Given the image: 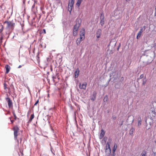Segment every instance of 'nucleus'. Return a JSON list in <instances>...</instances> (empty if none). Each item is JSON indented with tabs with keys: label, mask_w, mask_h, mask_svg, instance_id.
<instances>
[{
	"label": "nucleus",
	"mask_w": 156,
	"mask_h": 156,
	"mask_svg": "<svg viewBox=\"0 0 156 156\" xmlns=\"http://www.w3.org/2000/svg\"><path fill=\"white\" fill-rule=\"evenodd\" d=\"M111 156H115V155L114 154H112Z\"/></svg>",
	"instance_id": "e433bc0d"
},
{
	"label": "nucleus",
	"mask_w": 156,
	"mask_h": 156,
	"mask_svg": "<svg viewBox=\"0 0 156 156\" xmlns=\"http://www.w3.org/2000/svg\"><path fill=\"white\" fill-rule=\"evenodd\" d=\"M85 29L84 28H83L80 31V37L79 38L82 40H83L85 38Z\"/></svg>",
	"instance_id": "20e7f679"
},
{
	"label": "nucleus",
	"mask_w": 156,
	"mask_h": 156,
	"mask_svg": "<svg viewBox=\"0 0 156 156\" xmlns=\"http://www.w3.org/2000/svg\"><path fill=\"white\" fill-rule=\"evenodd\" d=\"M52 78H53V79H56V77L53 76L52 77Z\"/></svg>",
	"instance_id": "473e14b6"
},
{
	"label": "nucleus",
	"mask_w": 156,
	"mask_h": 156,
	"mask_svg": "<svg viewBox=\"0 0 156 156\" xmlns=\"http://www.w3.org/2000/svg\"><path fill=\"white\" fill-rule=\"evenodd\" d=\"M146 80H143V83H142L143 85H144L145 84V83H146Z\"/></svg>",
	"instance_id": "a878e982"
},
{
	"label": "nucleus",
	"mask_w": 156,
	"mask_h": 156,
	"mask_svg": "<svg viewBox=\"0 0 156 156\" xmlns=\"http://www.w3.org/2000/svg\"><path fill=\"white\" fill-rule=\"evenodd\" d=\"M117 147V146L116 144H115L114 146V148L113 149V152H115L116 149Z\"/></svg>",
	"instance_id": "5701e85b"
},
{
	"label": "nucleus",
	"mask_w": 156,
	"mask_h": 156,
	"mask_svg": "<svg viewBox=\"0 0 156 156\" xmlns=\"http://www.w3.org/2000/svg\"><path fill=\"white\" fill-rule=\"evenodd\" d=\"M43 31H44V32L45 33H46V31H45V29H44L43 30Z\"/></svg>",
	"instance_id": "f704fd0d"
},
{
	"label": "nucleus",
	"mask_w": 156,
	"mask_h": 156,
	"mask_svg": "<svg viewBox=\"0 0 156 156\" xmlns=\"http://www.w3.org/2000/svg\"><path fill=\"white\" fill-rule=\"evenodd\" d=\"M79 70L78 68L76 69L75 72V78L78 77L79 74Z\"/></svg>",
	"instance_id": "ddd939ff"
},
{
	"label": "nucleus",
	"mask_w": 156,
	"mask_h": 156,
	"mask_svg": "<svg viewBox=\"0 0 156 156\" xmlns=\"http://www.w3.org/2000/svg\"><path fill=\"white\" fill-rule=\"evenodd\" d=\"M100 18L101 19V26H103L104 24V16L103 13H102L100 16Z\"/></svg>",
	"instance_id": "423d86ee"
},
{
	"label": "nucleus",
	"mask_w": 156,
	"mask_h": 156,
	"mask_svg": "<svg viewBox=\"0 0 156 156\" xmlns=\"http://www.w3.org/2000/svg\"><path fill=\"white\" fill-rule=\"evenodd\" d=\"M34 114H32L31 115L30 119L28 121V123H30L32 121V119L34 118Z\"/></svg>",
	"instance_id": "dca6fc26"
},
{
	"label": "nucleus",
	"mask_w": 156,
	"mask_h": 156,
	"mask_svg": "<svg viewBox=\"0 0 156 156\" xmlns=\"http://www.w3.org/2000/svg\"><path fill=\"white\" fill-rule=\"evenodd\" d=\"M101 33V30L100 29H98L96 32V37L97 38H99L100 37Z\"/></svg>",
	"instance_id": "9d476101"
},
{
	"label": "nucleus",
	"mask_w": 156,
	"mask_h": 156,
	"mask_svg": "<svg viewBox=\"0 0 156 156\" xmlns=\"http://www.w3.org/2000/svg\"><path fill=\"white\" fill-rule=\"evenodd\" d=\"M11 121L12 123H13L14 122V121L13 120H11Z\"/></svg>",
	"instance_id": "c9c22d12"
},
{
	"label": "nucleus",
	"mask_w": 156,
	"mask_h": 156,
	"mask_svg": "<svg viewBox=\"0 0 156 156\" xmlns=\"http://www.w3.org/2000/svg\"><path fill=\"white\" fill-rule=\"evenodd\" d=\"M4 89L6 91H9V90L10 89L9 87H7V85L5 84V83H4Z\"/></svg>",
	"instance_id": "a211bd4d"
},
{
	"label": "nucleus",
	"mask_w": 156,
	"mask_h": 156,
	"mask_svg": "<svg viewBox=\"0 0 156 156\" xmlns=\"http://www.w3.org/2000/svg\"><path fill=\"white\" fill-rule=\"evenodd\" d=\"M134 130H135V129L134 128H132L130 130L129 134H133V132L134 131Z\"/></svg>",
	"instance_id": "b1692460"
},
{
	"label": "nucleus",
	"mask_w": 156,
	"mask_h": 156,
	"mask_svg": "<svg viewBox=\"0 0 156 156\" xmlns=\"http://www.w3.org/2000/svg\"><path fill=\"white\" fill-rule=\"evenodd\" d=\"M83 40H82L80 38L77 39V40L76 41V43L77 45H79L80 44L81 42L83 41Z\"/></svg>",
	"instance_id": "6ab92c4d"
},
{
	"label": "nucleus",
	"mask_w": 156,
	"mask_h": 156,
	"mask_svg": "<svg viewBox=\"0 0 156 156\" xmlns=\"http://www.w3.org/2000/svg\"><path fill=\"white\" fill-rule=\"evenodd\" d=\"M21 67H22L21 66V65H20V66H18V68H21Z\"/></svg>",
	"instance_id": "2f4dec72"
},
{
	"label": "nucleus",
	"mask_w": 156,
	"mask_h": 156,
	"mask_svg": "<svg viewBox=\"0 0 156 156\" xmlns=\"http://www.w3.org/2000/svg\"><path fill=\"white\" fill-rule=\"evenodd\" d=\"M5 23L7 24V26L6 27V28L7 29L12 30H13V29L15 24L14 23H13L12 21H5L4 22V24Z\"/></svg>",
	"instance_id": "f257e3e1"
},
{
	"label": "nucleus",
	"mask_w": 156,
	"mask_h": 156,
	"mask_svg": "<svg viewBox=\"0 0 156 156\" xmlns=\"http://www.w3.org/2000/svg\"><path fill=\"white\" fill-rule=\"evenodd\" d=\"M5 68L6 69V74L8 73L10 70V66L8 65H6L5 66Z\"/></svg>",
	"instance_id": "4468645a"
},
{
	"label": "nucleus",
	"mask_w": 156,
	"mask_h": 156,
	"mask_svg": "<svg viewBox=\"0 0 156 156\" xmlns=\"http://www.w3.org/2000/svg\"><path fill=\"white\" fill-rule=\"evenodd\" d=\"M3 29V25H0V39L1 40V42H2V33Z\"/></svg>",
	"instance_id": "6e6552de"
},
{
	"label": "nucleus",
	"mask_w": 156,
	"mask_h": 156,
	"mask_svg": "<svg viewBox=\"0 0 156 156\" xmlns=\"http://www.w3.org/2000/svg\"><path fill=\"white\" fill-rule=\"evenodd\" d=\"M82 1V0H77L76 5L78 7H79L80 6L81 3Z\"/></svg>",
	"instance_id": "4be33fe9"
},
{
	"label": "nucleus",
	"mask_w": 156,
	"mask_h": 156,
	"mask_svg": "<svg viewBox=\"0 0 156 156\" xmlns=\"http://www.w3.org/2000/svg\"><path fill=\"white\" fill-rule=\"evenodd\" d=\"M155 142L156 143V140H155Z\"/></svg>",
	"instance_id": "79ce46f5"
},
{
	"label": "nucleus",
	"mask_w": 156,
	"mask_h": 156,
	"mask_svg": "<svg viewBox=\"0 0 156 156\" xmlns=\"http://www.w3.org/2000/svg\"><path fill=\"white\" fill-rule=\"evenodd\" d=\"M87 85V83L86 82H85L83 84L80 83L79 85V88L80 89H83L85 90L86 89Z\"/></svg>",
	"instance_id": "0eeeda50"
},
{
	"label": "nucleus",
	"mask_w": 156,
	"mask_h": 156,
	"mask_svg": "<svg viewBox=\"0 0 156 156\" xmlns=\"http://www.w3.org/2000/svg\"><path fill=\"white\" fill-rule=\"evenodd\" d=\"M105 98L106 99V100L107 101V97L106 98L105 97L104 100H105Z\"/></svg>",
	"instance_id": "72a5a7b5"
},
{
	"label": "nucleus",
	"mask_w": 156,
	"mask_h": 156,
	"mask_svg": "<svg viewBox=\"0 0 156 156\" xmlns=\"http://www.w3.org/2000/svg\"><path fill=\"white\" fill-rule=\"evenodd\" d=\"M108 151L109 152H111V149L110 147V145L108 142H107L106 146L105 151L107 152Z\"/></svg>",
	"instance_id": "f8f14e48"
},
{
	"label": "nucleus",
	"mask_w": 156,
	"mask_h": 156,
	"mask_svg": "<svg viewBox=\"0 0 156 156\" xmlns=\"http://www.w3.org/2000/svg\"><path fill=\"white\" fill-rule=\"evenodd\" d=\"M96 93L93 95V97L91 98V100L93 101H94L96 99Z\"/></svg>",
	"instance_id": "aec40b11"
},
{
	"label": "nucleus",
	"mask_w": 156,
	"mask_h": 156,
	"mask_svg": "<svg viewBox=\"0 0 156 156\" xmlns=\"http://www.w3.org/2000/svg\"><path fill=\"white\" fill-rule=\"evenodd\" d=\"M144 77V75L143 74H141L140 77V79H142Z\"/></svg>",
	"instance_id": "cd10ccee"
},
{
	"label": "nucleus",
	"mask_w": 156,
	"mask_h": 156,
	"mask_svg": "<svg viewBox=\"0 0 156 156\" xmlns=\"http://www.w3.org/2000/svg\"><path fill=\"white\" fill-rule=\"evenodd\" d=\"M80 24L78 23H76L74 26L73 27V29L75 30H78L80 26Z\"/></svg>",
	"instance_id": "2eb2a0df"
},
{
	"label": "nucleus",
	"mask_w": 156,
	"mask_h": 156,
	"mask_svg": "<svg viewBox=\"0 0 156 156\" xmlns=\"http://www.w3.org/2000/svg\"><path fill=\"white\" fill-rule=\"evenodd\" d=\"M19 128L17 126H15L13 127V130L14 131V139L16 140H17L19 142L17 139L18 132L19 131Z\"/></svg>",
	"instance_id": "f03ea898"
},
{
	"label": "nucleus",
	"mask_w": 156,
	"mask_h": 156,
	"mask_svg": "<svg viewBox=\"0 0 156 156\" xmlns=\"http://www.w3.org/2000/svg\"><path fill=\"white\" fill-rule=\"evenodd\" d=\"M130 0H126V1L127 2H128V1H129Z\"/></svg>",
	"instance_id": "4c0bfd02"
},
{
	"label": "nucleus",
	"mask_w": 156,
	"mask_h": 156,
	"mask_svg": "<svg viewBox=\"0 0 156 156\" xmlns=\"http://www.w3.org/2000/svg\"><path fill=\"white\" fill-rule=\"evenodd\" d=\"M142 28H143V30H144L146 29V26H144Z\"/></svg>",
	"instance_id": "7c9ffc66"
},
{
	"label": "nucleus",
	"mask_w": 156,
	"mask_h": 156,
	"mask_svg": "<svg viewBox=\"0 0 156 156\" xmlns=\"http://www.w3.org/2000/svg\"><path fill=\"white\" fill-rule=\"evenodd\" d=\"M122 79H123V77H122Z\"/></svg>",
	"instance_id": "a19ab883"
},
{
	"label": "nucleus",
	"mask_w": 156,
	"mask_h": 156,
	"mask_svg": "<svg viewBox=\"0 0 156 156\" xmlns=\"http://www.w3.org/2000/svg\"><path fill=\"white\" fill-rule=\"evenodd\" d=\"M105 132L104 130L103 129H102L99 136L100 139H101L103 138L105 134Z\"/></svg>",
	"instance_id": "9b49d317"
},
{
	"label": "nucleus",
	"mask_w": 156,
	"mask_h": 156,
	"mask_svg": "<svg viewBox=\"0 0 156 156\" xmlns=\"http://www.w3.org/2000/svg\"><path fill=\"white\" fill-rule=\"evenodd\" d=\"M138 120V122L137 125L138 126H140L141 125V119L140 117H138L137 119Z\"/></svg>",
	"instance_id": "f3484780"
},
{
	"label": "nucleus",
	"mask_w": 156,
	"mask_h": 156,
	"mask_svg": "<svg viewBox=\"0 0 156 156\" xmlns=\"http://www.w3.org/2000/svg\"><path fill=\"white\" fill-rule=\"evenodd\" d=\"M5 99L8 102L9 107V108L12 107H13L12 103L10 99L9 98L7 97Z\"/></svg>",
	"instance_id": "39448f33"
},
{
	"label": "nucleus",
	"mask_w": 156,
	"mask_h": 156,
	"mask_svg": "<svg viewBox=\"0 0 156 156\" xmlns=\"http://www.w3.org/2000/svg\"><path fill=\"white\" fill-rule=\"evenodd\" d=\"M143 28H141L140 30V31L138 33L137 36H136V38L137 39H139L140 37H141L142 34L143 33Z\"/></svg>",
	"instance_id": "1a4fd4ad"
},
{
	"label": "nucleus",
	"mask_w": 156,
	"mask_h": 156,
	"mask_svg": "<svg viewBox=\"0 0 156 156\" xmlns=\"http://www.w3.org/2000/svg\"><path fill=\"white\" fill-rule=\"evenodd\" d=\"M77 31L78 30H73V35L74 36H75L77 34Z\"/></svg>",
	"instance_id": "412c9836"
},
{
	"label": "nucleus",
	"mask_w": 156,
	"mask_h": 156,
	"mask_svg": "<svg viewBox=\"0 0 156 156\" xmlns=\"http://www.w3.org/2000/svg\"><path fill=\"white\" fill-rule=\"evenodd\" d=\"M155 16H156V12L155 13Z\"/></svg>",
	"instance_id": "ea45409f"
},
{
	"label": "nucleus",
	"mask_w": 156,
	"mask_h": 156,
	"mask_svg": "<svg viewBox=\"0 0 156 156\" xmlns=\"http://www.w3.org/2000/svg\"><path fill=\"white\" fill-rule=\"evenodd\" d=\"M115 118H115V117H114V118H113V119H115Z\"/></svg>",
	"instance_id": "58836bf2"
},
{
	"label": "nucleus",
	"mask_w": 156,
	"mask_h": 156,
	"mask_svg": "<svg viewBox=\"0 0 156 156\" xmlns=\"http://www.w3.org/2000/svg\"><path fill=\"white\" fill-rule=\"evenodd\" d=\"M146 151H143L142 153V156H146Z\"/></svg>",
	"instance_id": "393cba45"
},
{
	"label": "nucleus",
	"mask_w": 156,
	"mask_h": 156,
	"mask_svg": "<svg viewBox=\"0 0 156 156\" xmlns=\"http://www.w3.org/2000/svg\"><path fill=\"white\" fill-rule=\"evenodd\" d=\"M13 115H14V119L15 120H16V118H17V117L16 116V114H15V113L14 112H13Z\"/></svg>",
	"instance_id": "bb28decb"
},
{
	"label": "nucleus",
	"mask_w": 156,
	"mask_h": 156,
	"mask_svg": "<svg viewBox=\"0 0 156 156\" xmlns=\"http://www.w3.org/2000/svg\"><path fill=\"white\" fill-rule=\"evenodd\" d=\"M39 102V100H38L36 102V103L34 104V106H35Z\"/></svg>",
	"instance_id": "c85d7f7f"
},
{
	"label": "nucleus",
	"mask_w": 156,
	"mask_h": 156,
	"mask_svg": "<svg viewBox=\"0 0 156 156\" xmlns=\"http://www.w3.org/2000/svg\"><path fill=\"white\" fill-rule=\"evenodd\" d=\"M35 1L34 2V4L32 6V9H34V8L35 6Z\"/></svg>",
	"instance_id": "c756f323"
},
{
	"label": "nucleus",
	"mask_w": 156,
	"mask_h": 156,
	"mask_svg": "<svg viewBox=\"0 0 156 156\" xmlns=\"http://www.w3.org/2000/svg\"><path fill=\"white\" fill-rule=\"evenodd\" d=\"M75 0H69L68 5V11L71 13Z\"/></svg>",
	"instance_id": "7ed1b4c3"
}]
</instances>
